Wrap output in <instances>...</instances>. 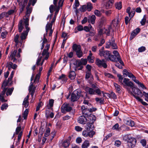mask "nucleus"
<instances>
[{"mask_svg": "<svg viewBox=\"0 0 148 148\" xmlns=\"http://www.w3.org/2000/svg\"><path fill=\"white\" fill-rule=\"evenodd\" d=\"M85 90L87 94L90 95H95L97 94L98 95H100L101 94V92H103V91H101L99 88L94 89L88 87H86L85 88Z\"/></svg>", "mask_w": 148, "mask_h": 148, "instance_id": "1", "label": "nucleus"}, {"mask_svg": "<svg viewBox=\"0 0 148 148\" xmlns=\"http://www.w3.org/2000/svg\"><path fill=\"white\" fill-rule=\"evenodd\" d=\"M122 85L125 86L127 90L128 91L129 93H132V92L130 90V88L128 87H130L131 88L134 86L133 83L130 81L128 79L124 78L123 81L122 83L121 84Z\"/></svg>", "mask_w": 148, "mask_h": 148, "instance_id": "2", "label": "nucleus"}, {"mask_svg": "<svg viewBox=\"0 0 148 148\" xmlns=\"http://www.w3.org/2000/svg\"><path fill=\"white\" fill-rule=\"evenodd\" d=\"M81 91L80 90H75L72 94L71 100L73 102L77 101L80 97Z\"/></svg>", "mask_w": 148, "mask_h": 148, "instance_id": "3", "label": "nucleus"}, {"mask_svg": "<svg viewBox=\"0 0 148 148\" xmlns=\"http://www.w3.org/2000/svg\"><path fill=\"white\" fill-rule=\"evenodd\" d=\"M110 52L108 51H105L104 47H102L99 50V55L101 57H103L106 60H108Z\"/></svg>", "mask_w": 148, "mask_h": 148, "instance_id": "4", "label": "nucleus"}, {"mask_svg": "<svg viewBox=\"0 0 148 148\" xmlns=\"http://www.w3.org/2000/svg\"><path fill=\"white\" fill-rule=\"evenodd\" d=\"M132 89L134 94L133 93L131 94H132L135 98V96L138 97L140 98L143 96V93H142V92L139 88L133 86Z\"/></svg>", "mask_w": 148, "mask_h": 148, "instance_id": "5", "label": "nucleus"}, {"mask_svg": "<svg viewBox=\"0 0 148 148\" xmlns=\"http://www.w3.org/2000/svg\"><path fill=\"white\" fill-rule=\"evenodd\" d=\"M111 46L112 48L113 49H116L117 46L116 45L115 43V40L113 37H112L111 40H110L106 45V48H109L110 46Z\"/></svg>", "mask_w": 148, "mask_h": 148, "instance_id": "6", "label": "nucleus"}, {"mask_svg": "<svg viewBox=\"0 0 148 148\" xmlns=\"http://www.w3.org/2000/svg\"><path fill=\"white\" fill-rule=\"evenodd\" d=\"M96 64L99 67H103L104 68H106L107 65L105 62L104 59L101 60L99 58H97L96 61Z\"/></svg>", "mask_w": 148, "mask_h": 148, "instance_id": "7", "label": "nucleus"}, {"mask_svg": "<svg viewBox=\"0 0 148 148\" xmlns=\"http://www.w3.org/2000/svg\"><path fill=\"white\" fill-rule=\"evenodd\" d=\"M109 56V58H108V60L109 59L111 61L114 62H119L121 64H122L123 65V62L121 60V58L118 57L117 58L113 55H112L111 53H110V56Z\"/></svg>", "mask_w": 148, "mask_h": 148, "instance_id": "8", "label": "nucleus"}, {"mask_svg": "<svg viewBox=\"0 0 148 148\" xmlns=\"http://www.w3.org/2000/svg\"><path fill=\"white\" fill-rule=\"evenodd\" d=\"M28 15H26L23 17V23L25 24V27L26 30L25 31L29 32L30 30V28L28 27L29 25V20L30 16H28Z\"/></svg>", "mask_w": 148, "mask_h": 148, "instance_id": "9", "label": "nucleus"}, {"mask_svg": "<svg viewBox=\"0 0 148 148\" xmlns=\"http://www.w3.org/2000/svg\"><path fill=\"white\" fill-rule=\"evenodd\" d=\"M33 82H31L30 85L29 86V91L30 94L31 95V96L33 99V98L34 95L36 87L34 86Z\"/></svg>", "mask_w": 148, "mask_h": 148, "instance_id": "10", "label": "nucleus"}, {"mask_svg": "<svg viewBox=\"0 0 148 148\" xmlns=\"http://www.w3.org/2000/svg\"><path fill=\"white\" fill-rule=\"evenodd\" d=\"M136 142V140L135 138L130 136L127 141L128 145L129 147H133L135 146Z\"/></svg>", "mask_w": 148, "mask_h": 148, "instance_id": "11", "label": "nucleus"}, {"mask_svg": "<svg viewBox=\"0 0 148 148\" xmlns=\"http://www.w3.org/2000/svg\"><path fill=\"white\" fill-rule=\"evenodd\" d=\"M28 32H29L24 31L21 34L20 36L21 40L19 41V43L21 45L23 44L24 40L26 38Z\"/></svg>", "mask_w": 148, "mask_h": 148, "instance_id": "12", "label": "nucleus"}, {"mask_svg": "<svg viewBox=\"0 0 148 148\" xmlns=\"http://www.w3.org/2000/svg\"><path fill=\"white\" fill-rule=\"evenodd\" d=\"M123 74L125 76H128L130 78H131L132 80L136 78V77L131 72H129L126 69H124L123 71Z\"/></svg>", "mask_w": 148, "mask_h": 148, "instance_id": "13", "label": "nucleus"}, {"mask_svg": "<svg viewBox=\"0 0 148 148\" xmlns=\"http://www.w3.org/2000/svg\"><path fill=\"white\" fill-rule=\"evenodd\" d=\"M86 116H81L78 119V122L81 124H85L86 122L87 118Z\"/></svg>", "mask_w": 148, "mask_h": 148, "instance_id": "14", "label": "nucleus"}, {"mask_svg": "<svg viewBox=\"0 0 148 148\" xmlns=\"http://www.w3.org/2000/svg\"><path fill=\"white\" fill-rule=\"evenodd\" d=\"M32 0H29V3L28 5L26 7V15H28V16H30V14H31L32 10V7H30L31 4V2Z\"/></svg>", "mask_w": 148, "mask_h": 148, "instance_id": "15", "label": "nucleus"}, {"mask_svg": "<svg viewBox=\"0 0 148 148\" xmlns=\"http://www.w3.org/2000/svg\"><path fill=\"white\" fill-rule=\"evenodd\" d=\"M62 107H63L62 111L69 112L72 109V108L70 106L69 104H63Z\"/></svg>", "mask_w": 148, "mask_h": 148, "instance_id": "16", "label": "nucleus"}, {"mask_svg": "<svg viewBox=\"0 0 148 148\" xmlns=\"http://www.w3.org/2000/svg\"><path fill=\"white\" fill-rule=\"evenodd\" d=\"M42 66L39 68V73L37 74L36 76L35 79L34 80V83H37L39 82V79L41 75V72L42 70Z\"/></svg>", "mask_w": 148, "mask_h": 148, "instance_id": "17", "label": "nucleus"}, {"mask_svg": "<svg viewBox=\"0 0 148 148\" xmlns=\"http://www.w3.org/2000/svg\"><path fill=\"white\" fill-rule=\"evenodd\" d=\"M140 29L139 28H136L134 30L131 34L130 38V39L132 40L140 32Z\"/></svg>", "mask_w": 148, "mask_h": 148, "instance_id": "18", "label": "nucleus"}, {"mask_svg": "<svg viewBox=\"0 0 148 148\" xmlns=\"http://www.w3.org/2000/svg\"><path fill=\"white\" fill-rule=\"evenodd\" d=\"M25 24L23 22V20H21L19 22L18 25V30L19 32H21L24 29Z\"/></svg>", "mask_w": 148, "mask_h": 148, "instance_id": "19", "label": "nucleus"}, {"mask_svg": "<svg viewBox=\"0 0 148 148\" xmlns=\"http://www.w3.org/2000/svg\"><path fill=\"white\" fill-rule=\"evenodd\" d=\"M87 120L89 123H93L96 120V117L93 115L91 114L90 116H86Z\"/></svg>", "mask_w": 148, "mask_h": 148, "instance_id": "20", "label": "nucleus"}, {"mask_svg": "<svg viewBox=\"0 0 148 148\" xmlns=\"http://www.w3.org/2000/svg\"><path fill=\"white\" fill-rule=\"evenodd\" d=\"M29 97V95H28L24 99L23 101V105L24 107L25 108H27L29 106V103L28 102V99Z\"/></svg>", "mask_w": 148, "mask_h": 148, "instance_id": "21", "label": "nucleus"}, {"mask_svg": "<svg viewBox=\"0 0 148 148\" xmlns=\"http://www.w3.org/2000/svg\"><path fill=\"white\" fill-rule=\"evenodd\" d=\"M114 2L113 0H109L107 2L105 5L106 8V9H108L111 8Z\"/></svg>", "mask_w": 148, "mask_h": 148, "instance_id": "22", "label": "nucleus"}, {"mask_svg": "<svg viewBox=\"0 0 148 148\" xmlns=\"http://www.w3.org/2000/svg\"><path fill=\"white\" fill-rule=\"evenodd\" d=\"M93 123H92L88 122L87 123L85 126V128L88 131H90L92 130L94 127L93 125Z\"/></svg>", "mask_w": 148, "mask_h": 148, "instance_id": "23", "label": "nucleus"}, {"mask_svg": "<svg viewBox=\"0 0 148 148\" xmlns=\"http://www.w3.org/2000/svg\"><path fill=\"white\" fill-rule=\"evenodd\" d=\"M133 81L137 84L139 87H141L143 89H146V88L145 86V85L142 83L140 82L138 80L136 79V78L134 79Z\"/></svg>", "mask_w": 148, "mask_h": 148, "instance_id": "24", "label": "nucleus"}, {"mask_svg": "<svg viewBox=\"0 0 148 148\" xmlns=\"http://www.w3.org/2000/svg\"><path fill=\"white\" fill-rule=\"evenodd\" d=\"M71 138V137H69L67 140H66L63 142L62 145L64 147H69Z\"/></svg>", "mask_w": 148, "mask_h": 148, "instance_id": "25", "label": "nucleus"}, {"mask_svg": "<svg viewBox=\"0 0 148 148\" xmlns=\"http://www.w3.org/2000/svg\"><path fill=\"white\" fill-rule=\"evenodd\" d=\"M82 113L85 116L88 115V112H86V111L88 112V109L87 108V106H82L81 108Z\"/></svg>", "mask_w": 148, "mask_h": 148, "instance_id": "26", "label": "nucleus"}, {"mask_svg": "<svg viewBox=\"0 0 148 148\" xmlns=\"http://www.w3.org/2000/svg\"><path fill=\"white\" fill-rule=\"evenodd\" d=\"M95 16L94 15H93L88 19V21L89 23H91L92 24H93L95 23Z\"/></svg>", "mask_w": 148, "mask_h": 148, "instance_id": "27", "label": "nucleus"}, {"mask_svg": "<svg viewBox=\"0 0 148 148\" xmlns=\"http://www.w3.org/2000/svg\"><path fill=\"white\" fill-rule=\"evenodd\" d=\"M73 50L76 52L81 50V47L80 45H77L76 44H74L72 46Z\"/></svg>", "mask_w": 148, "mask_h": 148, "instance_id": "28", "label": "nucleus"}, {"mask_svg": "<svg viewBox=\"0 0 148 148\" xmlns=\"http://www.w3.org/2000/svg\"><path fill=\"white\" fill-rule=\"evenodd\" d=\"M90 146L89 141L85 140L83 143L82 145V148H87Z\"/></svg>", "mask_w": 148, "mask_h": 148, "instance_id": "29", "label": "nucleus"}, {"mask_svg": "<svg viewBox=\"0 0 148 148\" xmlns=\"http://www.w3.org/2000/svg\"><path fill=\"white\" fill-rule=\"evenodd\" d=\"M76 77V74L73 71H70L69 73V77L71 79H74Z\"/></svg>", "mask_w": 148, "mask_h": 148, "instance_id": "30", "label": "nucleus"}, {"mask_svg": "<svg viewBox=\"0 0 148 148\" xmlns=\"http://www.w3.org/2000/svg\"><path fill=\"white\" fill-rule=\"evenodd\" d=\"M28 0H23L21 1L18 3V5L20 7H25L27 5Z\"/></svg>", "mask_w": 148, "mask_h": 148, "instance_id": "31", "label": "nucleus"}, {"mask_svg": "<svg viewBox=\"0 0 148 148\" xmlns=\"http://www.w3.org/2000/svg\"><path fill=\"white\" fill-rule=\"evenodd\" d=\"M8 82L6 80H5L2 83L1 85V88L2 89H8L6 87L7 86L8 84Z\"/></svg>", "mask_w": 148, "mask_h": 148, "instance_id": "32", "label": "nucleus"}, {"mask_svg": "<svg viewBox=\"0 0 148 148\" xmlns=\"http://www.w3.org/2000/svg\"><path fill=\"white\" fill-rule=\"evenodd\" d=\"M53 24L50 23H48L46 27V35L47 34L48 31L49 30L52 29V27Z\"/></svg>", "mask_w": 148, "mask_h": 148, "instance_id": "33", "label": "nucleus"}, {"mask_svg": "<svg viewBox=\"0 0 148 148\" xmlns=\"http://www.w3.org/2000/svg\"><path fill=\"white\" fill-rule=\"evenodd\" d=\"M119 23V21L118 19H117V20L116 21V19H114L112 21L111 24V25H113L114 27H116Z\"/></svg>", "mask_w": 148, "mask_h": 148, "instance_id": "34", "label": "nucleus"}, {"mask_svg": "<svg viewBox=\"0 0 148 148\" xmlns=\"http://www.w3.org/2000/svg\"><path fill=\"white\" fill-rule=\"evenodd\" d=\"M14 88L13 87L9 88L8 89H7L6 91L7 92H6V95L8 96L9 95H11L14 90Z\"/></svg>", "mask_w": 148, "mask_h": 148, "instance_id": "35", "label": "nucleus"}, {"mask_svg": "<svg viewBox=\"0 0 148 148\" xmlns=\"http://www.w3.org/2000/svg\"><path fill=\"white\" fill-rule=\"evenodd\" d=\"M135 98L136 100H137L138 101L140 102L144 106H147L148 104L146 103V102L144 101H143V100L139 98L138 97L135 96Z\"/></svg>", "mask_w": 148, "mask_h": 148, "instance_id": "36", "label": "nucleus"}, {"mask_svg": "<svg viewBox=\"0 0 148 148\" xmlns=\"http://www.w3.org/2000/svg\"><path fill=\"white\" fill-rule=\"evenodd\" d=\"M111 26H109L107 29H105V28H103V30L105 32L104 34H106L107 35H109V32L110 31L111 29Z\"/></svg>", "mask_w": 148, "mask_h": 148, "instance_id": "37", "label": "nucleus"}, {"mask_svg": "<svg viewBox=\"0 0 148 148\" xmlns=\"http://www.w3.org/2000/svg\"><path fill=\"white\" fill-rule=\"evenodd\" d=\"M54 101V100L53 99H51L49 100V105L47 106L49 109H50L53 106Z\"/></svg>", "mask_w": 148, "mask_h": 148, "instance_id": "38", "label": "nucleus"}, {"mask_svg": "<svg viewBox=\"0 0 148 148\" xmlns=\"http://www.w3.org/2000/svg\"><path fill=\"white\" fill-rule=\"evenodd\" d=\"M29 112V110L27 109H25V110L23 113V117L24 119H27V115Z\"/></svg>", "mask_w": 148, "mask_h": 148, "instance_id": "39", "label": "nucleus"}, {"mask_svg": "<svg viewBox=\"0 0 148 148\" xmlns=\"http://www.w3.org/2000/svg\"><path fill=\"white\" fill-rule=\"evenodd\" d=\"M96 101L97 102H99V103L101 104H103L104 101V99L103 98H99L98 97H96L95 99Z\"/></svg>", "mask_w": 148, "mask_h": 148, "instance_id": "40", "label": "nucleus"}, {"mask_svg": "<svg viewBox=\"0 0 148 148\" xmlns=\"http://www.w3.org/2000/svg\"><path fill=\"white\" fill-rule=\"evenodd\" d=\"M116 8L119 10H120L122 8L121 2L117 3L115 4Z\"/></svg>", "mask_w": 148, "mask_h": 148, "instance_id": "41", "label": "nucleus"}, {"mask_svg": "<svg viewBox=\"0 0 148 148\" xmlns=\"http://www.w3.org/2000/svg\"><path fill=\"white\" fill-rule=\"evenodd\" d=\"M79 5V3L78 0H75V2L73 6L74 8L76 10Z\"/></svg>", "mask_w": 148, "mask_h": 148, "instance_id": "42", "label": "nucleus"}, {"mask_svg": "<svg viewBox=\"0 0 148 148\" xmlns=\"http://www.w3.org/2000/svg\"><path fill=\"white\" fill-rule=\"evenodd\" d=\"M114 86L116 90V91L118 92H119V91H120V90H121V87L120 86L118 85L117 84L115 83H114Z\"/></svg>", "mask_w": 148, "mask_h": 148, "instance_id": "43", "label": "nucleus"}, {"mask_svg": "<svg viewBox=\"0 0 148 148\" xmlns=\"http://www.w3.org/2000/svg\"><path fill=\"white\" fill-rule=\"evenodd\" d=\"M14 12L15 10H9L7 12H4V15L5 14L7 16H8L7 14H8V15H11L14 13Z\"/></svg>", "mask_w": 148, "mask_h": 148, "instance_id": "44", "label": "nucleus"}, {"mask_svg": "<svg viewBox=\"0 0 148 148\" xmlns=\"http://www.w3.org/2000/svg\"><path fill=\"white\" fill-rule=\"evenodd\" d=\"M50 132V129L49 128H48L46 130L45 133L44 134V136L45 137H47L48 136Z\"/></svg>", "mask_w": 148, "mask_h": 148, "instance_id": "45", "label": "nucleus"}, {"mask_svg": "<svg viewBox=\"0 0 148 148\" xmlns=\"http://www.w3.org/2000/svg\"><path fill=\"white\" fill-rule=\"evenodd\" d=\"M146 15H145L144 16L143 18L140 21V23L142 25H145V22H146Z\"/></svg>", "mask_w": 148, "mask_h": 148, "instance_id": "46", "label": "nucleus"}, {"mask_svg": "<svg viewBox=\"0 0 148 148\" xmlns=\"http://www.w3.org/2000/svg\"><path fill=\"white\" fill-rule=\"evenodd\" d=\"M88 131L87 130H84L83 131L82 135L85 137H86L88 136Z\"/></svg>", "mask_w": 148, "mask_h": 148, "instance_id": "47", "label": "nucleus"}, {"mask_svg": "<svg viewBox=\"0 0 148 148\" xmlns=\"http://www.w3.org/2000/svg\"><path fill=\"white\" fill-rule=\"evenodd\" d=\"M49 9L50 13H52L54 10H55L56 7L55 6L54 7L53 5H51L50 6Z\"/></svg>", "mask_w": 148, "mask_h": 148, "instance_id": "48", "label": "nucleus"}, {"mask_svg": "<svg viewBox=\"0 0 148 148\" xmlns=\"http://www.w3.org/2000/svg\"><path fill=\"white\" fill-rule=\"evenodd\" d=\"M76 54L77 57L79 58L82 56L83 53L81 50L76 52Z\"/></svg>", "mask_w": 148, "mask_h": 148, "instance_id": "49", "label": "nucleus"}, {"mask_svg": "<svg viewBox=\"0 0 148 148\" xmlns=\"http://www.w3.org/2000/svg\"><path fill=\"white\" fill-rule=\"evenodd\" d=\"M21 126L19 125L17 127L16 130V134H19V133L21 131Z\"/></svg>", "mask_w": 148, "mask_h": 148, "instance_id": "50", "label": "nucleus"}, {"mask_svg": "<svg viewBox=\"0 0 148 148\" xmlns=\"http://www.w3.org/2000/svg\"><path fill=\"white\" fill-rule=\"evenodd\" d=\"M91 73L90 72H86V75L85 76V78L86 79H88L90 77L92 76Z\"/></svg>", "mask_w": 148, "mask_h": 148, "instance_id": "51", "label": "nucleus"}, {"mask_svg": "<svg viewBox=\"0 0 148 148\" xmlns=\"http://www.w3.org/2000/svg\"><path fill=\"white\" fill-rule=\"evenodd\" d=\"M42 58V57H38L36 63V65L37 66H38L39 65H40V62L41 61Z\"/></svg>", "mask_w": 148, "mask_h": 148, "instance_id": "52", "label": "nucleus"}, {"mask_svg": "<svg viewBox=\"0 0 148 148\" xmlns=\"http://www.w3.org/2000/svg\"><path fill=\"white\" fill-rule=\"evenodd\" d=\"M86 6L88 11L90 10L92 8V4L90 3H88L87 5H86Z\"/></svg>", "mask_w": 148, "mask_h": 148, "instance_id": "53", "label": "nucleus"}, {"mask_svg": "<svg viewBox=\"0 0 148 148\" xmlns=\"http://www.w3.org/2000/svg\"><path fill=\"white\" fill-rule=\"evenodd\" d=\"M44 131L45 129L41 127L40 129L39 134L38 135L39 136H40V137H41L42 136L43 132H44Z\"/></svg>", "mask_w": 148, "mask_h": 148, "instance_id": "54", "label": "nucleus"}, {"mask_svg": "<svg viewBox=\"0 0 148 148\" xmlns=\"http://www.w3.org/2000/svg\"><path fill=\"white\" fill-rule=\"evenodd\" d=\"M61 6H59V5H58V6L55 7L56 9H55V10L56 11V12H55V15H54L55 16H56L57 14H58V12L59 11V10H60V7Z\"/></svg>", "mask_w": 148, "mask_h": 148, "instance_id": "55", "label": "nucleus"}, {"mask_svg": "<svg viewBox=\"0 0 148 148\" xmlns=\"http://www.w3.org/2000/svg\"><path fill=\"white\" fill-rule=\"evenodd\" d=\"M8 34L7 32L5 31L4 32H2L1 33V37L2 38L4 39L5 38Z\"/></svg>", "mask_w": 148, "mask_h": 148, "instance_id": "56", "label": "nucleus"}, {"mask_svg": "<svg viewBox=\"0 0 148 148\" xmlns=\"http://www.w3.org/2000/svg\"><path fill=\"white\" fill-rule=\"evenodd\" d=\"M88 9H87L86 5H82V7L80 8V11L82 12H85Z\"/></svg>", "mask_w": 148, "mask_h": 148, "instance_id": "57", "label": "nucleus"}, {"mask_svg": "<svg viewBox=\"0 0 148 148\" xmlns=\"http://www.w3.org/2000/svg\"><path fill=\"white\" fill-rule=\"evenodd\" d=\"M17 52V51L16 50H14L12 52L10 56V58L15 57L16 56V54Z\"/></svg>", "mask_w": 148, "mask_h": 148, "instance_id": "58", "label": "nucleus"}, {"mask_svg": "<svg viewBox=\"0 0 148 148\" xmlns=\"http://www.w3.org/2000/svg\"><path fill=\"white\" fill-rule=\"evenodd\" d=\"M7 64V67H8V69L10 70V69L12 68L13 64L12 62H8Z\"/></svg>", "mask_w": 148, "mask_h": 148, "instance_id": "59", "label": "nucleus"}, {"mask_svg": "<svg viewBox=\"0 0 148 148\" xmlns=\"http://www.w3.org/2000/svg\"><path fill=\"white\" fill-rule=\"evenodd\" d=\"M117 77L119 78V81L121 83V84L122 83L123 81L122 80L123 79V76L121 75L120 74H118L117 75Z\"/></svg>", "mask_w": 148, "mask_h": 148, "instance_id": "60", "label": "nucleus"}, {"mask_svg": "<svg viewBox=\"0 0 148 148\" xmlns=\"http://www.w3.org/2000/svg\"><path fill=\"white\" fill-rule=\"evenodd\" d=\"M120 63V64H119V63H116L115 64V65L116 66L119 68L120 69H122L123 68L122 66H124V64H123V65L122 64H121Z\"/></svg>", "mask_w": 148, "mask_h": 148, "instance_id": "61", "label": "nucleus"}, {"mask_svg": "<svg viewBox=\"0 0 148 148\" xmlns=\"http://www.w3.org/2000/svg\"><path fill=\"white\" fill-rule=\"evenodd\" d=\"M19 35L17 34L14 37V41L16 43H18L19 42L18 38H19Z\"/></svg>", "mask_w": 148, "mask_h": 148, "instance_id": "62", "label": "nucleus"}, {"mask_svg": "<svg viewBox=\"0 0 148 148\" xmlns=\"http://www.w3.org/2000/svg\"><path fill=\"white\" fill-rule=\"evenodd\" d=\"M113 53L114 55V56L116 57L117 58L118 57L120 58V56L119 55V52L117 51L114 50L113 51Z\"/></svg>", "mask_w": 148, "mask_h": 148, "instance_id": "63", "label": "nucleus"}, {"mask_svg": "<svg viewBox=\"0 0 148 148\" xmlns=\"http://www.w3.org/2000/svg\"><path fill=\"white\" fill-rule=\"evenodd\" d=\"M8 107V105L6 103H4L1 106V109L2 110H3L4 109H6Z\"/></svg>", "mask_w": 148, "mask_h": 148, "instance_id": "64", "label": "nucleus"}]
</instances>
